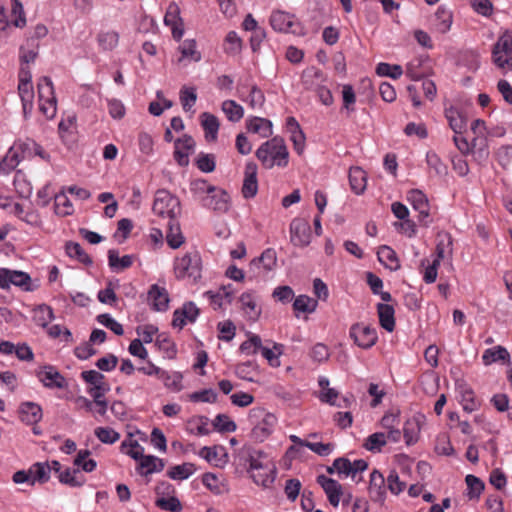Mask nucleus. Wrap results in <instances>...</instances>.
Instances as JSON below:
<instances>
[{"instance_id":"nucleus-47","label":"nucleus","mask_w":512,"mask_h":512,"mask_svg":"<svg viewBox=\"0 0 512 512\" xmlns=\"http://www.w3.org/2000/svg\"><path fill=\"white\" fill-rule=\"evenodd\" d=\"M212 425L221 433L234 432L237 428L236 423L226 414H218L212 421Z\"/></svg>"},{"instance_id":"nucleus-21","label":"nucleus","mask_w":512,"mask_h":512,"mask_svg":"<svg viewBox=\"0 0 512 512\" xmlns=\"http://www.w3.org/2000/svg\"><path fill=\"white\" fill-rule=\"evenodd\" d=\"M20 419L29 424H36L42 419V409L34 402H24L19 408Z\"/></svg>"},{"instance_id":"nucleus-18","label":"nucleus","mask_w":512,"mask_h":512,"mask_svg":"<svg viewBox=\"0 0 512 512\" xmlns=\"http://www.w3.org/2000/svg\"><path fill=\"white\" fill-rule=\"evenodd\" d=\"M179 14L178 6L170 5L164 16V23L171 28L172 35L176 40H180L184 34L183 22Z\"/></svg>"},{"instance_id":"nucleus-59","label":"nucleus","mask_w":512,"mask_h":512,"mask_svg":"<svg viewBox=\"0 0 512 512\" xmlns=\"http://www.w3.org/2000/svg\"><path fill=\"white\" fill-rule=\"evenodd\" d=\"M208 418L205 416H200L196 420H191L188 422V430L190 433L197 435H208L210 430L208 429Z\"/></svg>"},{"instance_id":"nucleus-14","label":"nucleus","mask_w":512,"mask_h":512,"mask_svg":"<svg viewBox=\"0 0 512 512\" xmlns=\"http://www.w3.org/2000/svg\"><path fill=\"white\" fill-rule=\"evenodd\" d=\"M316 481L327 495L329 503L332 506L337 507L339 505L340 498L343 495L342 485L338 481L325 475H319Z\"/></svg>"},{"instance_id":"nucleus-62","label":"nucleus","mask_w":512,"mask_h":512,"mask_svg":"<svg viewBox=\"0 0 512 512\" xmlns=\"http://www.w3.org/2000/svg\"><path fill=\"white\" fill-rule=\"evenodd\" d=\"M465 481L469 490L468 494L470 498L479 497L484 490L483 481L474 475H467Z\"/></svg>"},{"instance_id":"nucleus-10","label":"nucleus","mask_w":512,"mask_h":512,"mask_svg":"<svg viewBox=\"0 0 512 512\" xmlns=\"http://www.w3.org/2000/svg\"><path fill=\"white\" fill-rule=\"evenodd\" d=\"M494 64H509L512 61V31H505L492 51Z\"/></svg>"},{"instance_id":"nucleus-42","label":"nucleus","mask_w":512,"mask_h":512,"mask_svg":"<svg viewBox=\"0 0 512 512\" xmlns=\"http://www.w3.org/2000/svg\"><path fill=\"white\" fill-rule=\"evenodd\" d=\"M38 55V44L34 39L28 40L20 48V60L22 64H30L36 61Z\"/></svg>"},{"instance_id":"nucleus-34","label":"nucleus","mask_w":512,"mask_h":512,"mask_svg":"<svg viewBox=\"0 0 512 512\" xmlns=\"http://www.w3.org/2000/svg\"><path fill=\"white\" fill-rule=\"evenodd\" d=\"M202 126L205 131V138L208 141H215L217 139V133L219 130V121L216 116L204 112L201 115Z\"/></svg>"},{"instance_id":"nucleus-63","label":"nucleus","mask_w":512,"mask_h":512,"mask_svg":"<svg viewBox=\"0 0 512 512\" xmlns=\"http://www.w3.org/2000/svg\"><path fill=\"white\" fill-rule=\"evenodd\" d=\"M302 484L298 479H288L285 483L284 492L291 502H294L301 491Z\"/></svg>"},{"instance_id":"nucleus-15","label":"nucleus","mask_w":512,"mask_h":512,"mask_svg":"<svg viewBox=\"0 0 512 512\" xmlns=\"http://www.w3.org/2000/svg\"><path fill=\"white\" fill-rule=\"evenodd\" d=\"M326 81V75L317 66H307L301 75V83L307 90H315Z\"/></svg>"},{"instance_id":"nucleus-16","label":"nucleus","mask_w":512,"mask_h":512,"mask_svg":"<svg viewBox=\"0 0 512 512\" xmlns=\"http://www.w3.org/2000/svg\"><path fill=\"white\" fill-rule=\"evenodd\" d=\"M37 376L47 388L63 389L67 386L64 376L51 365L44 366V370L38 372Z\"/></svg>"},{"instance_id":"nucleus-8","label":"nucleus","mask_w":512,"mask_h":512,"mask_svg":"<svg viewBox=\"0 0 512 512\" xmlns=\"http://www.w3.org/2000/svg\"><path fill=\"white\" fill-rule=\"evenodd\" d=\"M349 335L354 343L363 349L371 348L376 344L378 339L377 332L374 328L364 326L360 323H355L351 326Z\"/></svg>"},{"instance_id":"nucleus-25","label":"nucleus","mask_w":512,"mask_h":512,"mask_svg":"<svg viewBox=\"0 0 512 512\" xmlns=\"http://www.w3.org/2000/svg\"><path fill=\"white\" fill-rule=\"evenodd\" d=\"M246 127L249 132L261 135L267 138L272 135V122L261 117H252L247 120Z\"/></svg>"},{"instance_id":"nucleus-43","label":"nucleus","mask_w":512,"mask_h":512,"mask_svg":"<svg viewBox=\"0 0 512 512\" xmlns=\"http://www.w3.org/2000/svg\"><path fill=\"white\" fill-rule=\"evenodd\" d=\"M318 301L307 295H299L293 303L296 312L312 313L316 310Z\"/></svg>"},{"instance_id":"nucleus-48","label":"nucleus","mask_w":512,"mask_h":512,"mask_svg":"<svg viewBox=\"0 0 512 512\" xmlns=\"http://www.w3.org/2000/svg\"><path fill=\"white\" fill-rule=\"evenodd\" d=\"M155 505L162 510L170 512H180L182 510V504L180 500L173 495L157 498Z\"/></svg>"},{"instance_id":"nucleus-61","label":"nucleus","mask_w":512,"mask_h":512,"mask_svg":"<svg viewBox=\"0 0 512 512\" xmlns=\"http://www.w3.org/2000/svg\"><path fill=\"white\" fill-rule=\"evenodd\" d=\"M97 321L113 331L116 335L121 336L124 333V329L120 323L113 319L109 314H100L97 316Z\"/></svg>"},{"instance_id":"nucleus-23","label":"nucleus","mask_w":512,"mask_h":512,"mask_svg":"<svg viewBox=\"0 0 512 512\" xmlns=\"http://www.w3.org/2000/svg\"><path fill=\"white\" fill-rule=\"evenodd\" d=\"M369 493L375 501H383L385 495V479L378 470L370 475Z\"/></svg>"},{"instance_id":"nucleus-1","label":"nucleus","mask_w":512,"mask_h":512,"mask_svg":"<svg viewBox=\"0 0 512 512\" xmlns=\"http://www.w3.org/2000/svg\"><path fill=\"white\" fill-rule=\"evenodd\" d=\"M255 154L266 169H272L274 166L286 167L288 165L289 152L284 139L281 137L276 136L264 142Z\"/></svg>"},{"instance_id":"nucleus-40","label":"nucleus","mask_w":512,"mask_h":512,"mask_svg":"<svg viewBox=\"0 0 512 512\" xmlns=\"http://www.w3.org/2000/svg\"><path fill=\"white\" fill-rule=\"evenodd\" d=\"M66 253L69 257L77 259L85 265L93 263L91 257L83 250L81 245L77 242H67L65 245Z\"/></svg>"},{"instance_id":"nucleus-38","label":"nucleus","mask_w":512,"mask_h":512,"mask_svg":"<svg viewBox=\"0 0 512 512\" xmlns=\"http://www.w3.org/2000/svg\"><path fill=\"white\" fill-rule=\"evenodd\" d=\"M181 52V60L188 62H199L201 60V53L197 50L195 40H185L179 46Z\"/></svg>"},{"instance_id":"nucleus-7","label":"nucleus","mask_w":512,"mask_h":512,"mask_svg":"<svg viewBox=\"0 0 512 512\" xmlns=\"http://www.w3.org/2000/svg\"><path fill=\"white\" fill-rule=\"evenodd\" d=\"M18 77V94L22 102L23 113L27 116L33 108L34 89L32 85V74L29 69L21 68Z\"/></svg>"},{"instance_id":"nucleus-26","label":"nucleus","mask_w":512,"mask_h":512,"mask_svg":"<svg viewBox=\"0 0 512 512\" xmlns=\"http://www.w3.org/2000/svg\"><path fill=\"white\" fill-rule=\"evenodd\" d=\"M149 298L153 301V308L156 311H166L169 306V296L165 288L158 285H152L149 292Z\"/></svg>"},{"instance_id":"nucleus-49","label":"nucleus","mask_w":512,"mask_h":512,"mask_svg":"<svg viewBox=\"0 0 512 512\" xmlns=\"http://www.w3.org/2000/svg\"><path fill=\"white\" fill-rule=\"evenodd\" d=\"M79 470L67 468L65 471L60 472L58 475L59 481L62 484L69 485L71 487H79L84 483V479L78 478Z\"/></svg>"},{"instance_id":"nucleus-50","label":"nucleus","mask_w":512,"mask_h":512,"mask_svg":"<svg viewBox=\"0 0 512 512\" xmlns=\"http://www.w3.org/2000/svg\"><path fill=\"white\" fill-rule=\"evenodd\" d=\"M277 470L274 472L265 473V470H255L251 472L253 481L264 488H270L276 478Z\"/></svg>"},{"instance_id":"nucleus-45","label":"nucleus","mask_w":512,"mask_h":512,"mask_svg":"<svg viewBox=\"0 0 512 512\" xmlns=\"http://www.w3.org/2000/svg\"><path fill=\"white\" fill-rule=\"evenodd\" d=\"M39 101L56 100L52 80L44 76L37 85Z\"/></svg>"},{"instance_id":"nucleus-33","label":"nucleus","mask_w":512,"mask_h":512,"mask_svg":"<svg viewBox=\"0 0 512 512\" xmlns=\"http://www.w3.org/2000/svg\"><path fill=\"white\" fill-rule=\"evenodd\" d=\"M452 13L444 7H439L435 13L434 27L442 34L447 33L452 25Z\"/></svg>"},{"instance_id":"nucleus-28","label":"nucleus","mask_w":512,"mask_h":512,"mask_svg":"<svg viewBox=\"0 0 512 512\" xmlns=\"http://www.w3.org/2000/svg\"><path fill=\"white\" fill-rule=\"evenodd\" d=\"M445 117L448 120L450 128L455 132V134H461L466 130V118L456 108L451 106L445 109Z\"/></svg>"},{"instance_id":"nucleus-41","label":"nucleus","mask_w":512,"mask_h":512,"mask_svg":"<svg viewBox=\"0 0 512 512\" xmlns=\"http://www.w3.org/2000/svg\"><path fill=\"white\" fill-rule=\"evenodd\" d=\"M222 110L231 122H238L243 118V107L233 100H226L222 103Z\"/></svg>"},{"instance_id":"nucleus-57","label":"nucleus","mask_w":512,"mask_h":512,"mask_svg":"<svg viewBox=\"0 0 512 512\" xmlns=\"http://www.w3.org/2000/svg\"><path fill=\"white\" fill-rule=\"evenodd\" d=\"M188 398L192 402L215 403L217 401V393L213 389H204L189 394Z\"/></svg>"},{"instance_id":"nucleus-6","label":"nucleus","mask_w":512,"mask_h":512,"mask_svg":"<svg viewBox=\"0 0 512 512\" xmlns=\"http://www.w3.org/2000/svg\"><path fill=\"white\" fill-rule=\"evenodd\" d=\"M241 455L245 462L249 463L248 471L265 470V473L276 471V465L262 450H257L251 446H244L241 449Z\"/></svg>"},{"instance_id":"nucleus-22","label":"nucleus","mask_w":512,"mask_h":512,"mask_svg":"<svg viewBox=\"0 0 512 512\" xmlns=\"http://www.w3.org/2000/svg\"><path fill=\"white\" fill-rule=\"evenodd\" d=\"M166 240L172 249H177L184 243V236L181 232L178 218L167 221Z\"/></svg>"},{"instance_id":"nucleus-13","label":"nucleus","mask_w":512,"mask_h":512,"mask_svg":"<svg viewBox=\"0 0 512 512\" xmlns=\"http://www.w3.org/2000/svg\"><path fill=\"white\" fill-rule=\"evenodd\" d=\"M258 167L255 162H247L244 170V179L242 185V195L245 199L256 196L258 192Z\"/></svg>"},{"instance_id":"nucleus-64","label":"nucleus","mask_w":512,"mask_h":512,"mask_svg":"<svg viewBox=\"0 0 512 512\" xmlns=\"http://www.w3.org/2000/svg\"><path fill=\"white\" fill-rule=\"evenodd\" d=\"M497 160L503 168H507L512 164V146L504 145L500 147L496 153Z\"/></svg>"},{"instance_id":"nucleus-58","label":"nucleus","mask_w":512,"mask_h":512,"mask_svg":"<svg viewBox=\"0 0 512 512\" xmlns=\"http://www.w3.org/2000/svg\"><path fill=\"white\" fill-rule=\"evenodd\" d=\"M261 344L260 336L253 334L240 345V351L246 355H254L261 348Z\"/></svg>"},{"instance_id":"nucleus-52","label":"nucleus","mask_w":512,"mask_h":512,"mask_svg":"<svg viewBox=\"0 0 512 512\" xmlns=\"http://www.w3.org/2000/svg\"><path fill=\"white\" fill-rule=\"evenodd\" d=\"M240 302L242 308L250 315L251 318H257L260 315V310L257 309L255 298L251 293H243L240 296Z\"/></svg>"},{"instance_id":"nucleus-37","label":"nucleus","mask_w":512,"mask_h":512,"mask_svg":"<svg viewBox=\"0 0 512 512\" xmlns=\"http://www.w3.org/2000/svg\"><path fill=\"white\" fill-rule=\"evenodd\" d=\"M482 360L485 365H490L493 362L499 360L509 362L510 355L506 348L502 346H496L494 348L485 350L482 356Z\"/></svg>"},{"instance_id":"nucleus-32","label":"nucleus","mask_w":512,"mask_h":512,"mask_svg":"<svg viewBox=\"0 0 512 512\" xmlns=\"http://www.w3.org/2000/svg\"><path fill=\"white\" fill-rule=\"evenodd\" d=\"M134 257L132 255H124L119 257V253L115 249L108 251V262L111 269L115 271H122L133 264Z\"/></svg>"},{"instance_id":"nucleus-44","label":"nucleus","mask_w":512,"mask_h":512,"mask_svg":"<svg viewBox=\"0 0 512 512\" xmlns=\"http://www.w3.org/2000/svg\"><path fill=\"white\" fill-rule=\"evenodd\" d=\"M242 40L235 31H230L223 42V49L229 55H236L241 51Z\"/></svg>"},{"instance_id":"nucleus-30","label":"nucleus","mask_w":512,"mask_h":512,"mask_svg":"<svg viewBox=\"0 0 512 512\" xmlns=\"http://www.w3.org/2000/svg\"><path fill=\"white\" fill-rule=\"evenodd\" d=\"M349 183L351 189L356 194H361L366 189L367 176L366 172L360 167H352L349 171Z\"/></svg>"},{"instance_id":"nucleus-35","label":"nucleus","mask_w":512,"mask_h":512,"mask_svg":"<svg viewBox=\"0 0 512 512\" xmlns=\"http://www.w3.org/2000/svg\"><path fill=\"white\" fill-rule=\"evenodd\" d=\"M53 319L54 313L49 305L41 304L33 310V321L42 328H46Z\"/></svg>"},{"instance_id":"nucleus-51","label":"nucleus","mask_w":512,"mask_h":512,"mask_svg":"<svg viewBox=\"0 0 512 512\" xmlns=\"http://www.w3.org/2000/svg\"><path fill=\"white\" fill-rule=\"evenodd\" d=\"M194 472V465L191 463H184L181 465L173 466L168 471V476L175 480L187 479Z\"/></svg>"},{"instance_id":"nucleus-11","label":"nucleus","mask_w":512,"mask_h":512,"mask_svg":"<svg viewBox=\"0 0 512 512\" xmlns=\"http://www.w3.org/2000/svg\"><path fill=\"white\" fill-rule=\"evenodd\" d=\"M31 278L28 273L17 270L0 269V287L9 288L10 285L21 287L24 290H30Z\"/></svg>"},{"instance_id":"nucleus-19","label":"nucleus","mask_w":512,"mask_h":512,"mask_svg":"<svg viewBox=\"0 0 512 512\" xmlns=\"http://www.w3.org/2000/svg\"><path fill=\"white\" fill-rule=\"evenodd\" d=\"M200 456L216 467H223L228 462V454L223 446L203 447Z\"/></svg>"},{"instance_id":"nucleus-54","label":"nucleus","mask_w":512,"mask_h":512,"mask_svg":"<svg viewBox=\"0 0 512 512\" xmlns=\"http://www.w3.org/2000/svg\"><path fill=\"white\" fill-rule=\"evenodd\" d=\"M119 36L115 31L100 32L98 43L105 50H111L118 44Z\"/></svg>"},{"instance_id":"nucleus-36","label":"nucleus","mask_w":512,"mask_h":512,"mask_svg":"<svg viewBox=\"0 0 512 512\" xmlns=\"http://www.w3.org/2000/svg\"><path fill=\"white\" fill-rule=\"evenodd\" d=\"M29 473L33 476L31 486L35 482L46 483L50 478V465L48 462H37L31 466Z\"/></svg>"},{"instance_id":"nucleus-2","label":"nucleus","mask_w":512,"mask_h":512,"mask_svg":"<svg viewBox=\"0 0 512 512\" xmlns=\"http://www.w3.org/2000/svg\"><path fill=\"white\" fill-rule=\"evenodd\" d=\"M153 213L163 220L178 218L181 214L179 199L166 189H159L155 193L152 206Z\"/></svg>"},{"instance_id":"nucleus-53","label":"nucleus","mask_w":512,"mask_h":512,"mask_svg":"<svg viewBox=\"0 0 512 512\" xmlns=\"http://www.w3.org/2000/svg\"><path fill=\"white\" fill-rule=\"evenodd\" d=\"M95 436L105 444H113L120 439V434L109 427H97L94 431Z\"/></svg>"},{"instance_id":"nucleus-46","label":"nucleus","mask_w":512,"mask_h":512,"mask_svg":"<svg viewBox=\"0 0 512 512\" xmlns=\"http://www.w3.org/2000/svg\"><path fill=\"white\" fill-rule=\"evenodd\" d=\"M261 263L265 272H270L276 267L277 255L272 248L266 249L260 257L254 258V264Z\"/></svg>"},{"instance_id":"nucleus-9","label":"nucleus","mask_w":512,"mask_h":512,"mask_svg":"<svg viewBox=\"0 0 512 512\" xmlns=\"http://www.w3.org/2000/svg\"><path fill=\"white\" fill-rule=\"evenodd\" d=\"M453 141L455 143V146L463 155H467L470 152H472L473 149L477 148V151L475 153L478 155L480 159L486 160L489 156L486 138L474 137L472 142L469 143L465 137L456 134L453 138Z\"/></svg>"},{"instance_id":"nucleus-12","label":"nucleus","mask_w":512,"mask_h":512,"mask_svg":"<svg viewBox=\"0 0 512 512\" xmlns=\"http://www.w3.org/2000/svg\"><path fill=\"white\" fill-rule=\"evenodd\" d=\"M291 242L295 246L305 247L311 241V228L309 223L301 218L293 219L290 224Z\"/></svg>"},{"instance_id":"nucleus-20","label":"nucleus","mask_w":512,"mask_h":512,"mask_svg":"<svg viewBox=\"0 0 512 512\" xmlns=\"http://www.w3.org/2000/svg\"><path fill=\"white\" fill-rule=\"evenodd\" d=\"M204 205L217 212H227L229 209V195L224 190H217L203 198Z\"/></svg>"},{"instance_id":"nucleus-17","label":"nucleus","mask_w":512,"mask_h":512,"mask_svg":"<svg viewBox=\"0 0 512 512\" xmlns=\"http://www.w3.org/2000/svg\"><path fill=\"white\" fill-rule=\"evenodd\" d=\"M408 200L412 207L419 212V221L427 226L428 222L425 219L429 216V203L426 195L422 191L414 189L409 191Z\"/></svg>"},{"instance_id":"nucleus-39","label":"nucleus","mask_w":512,"mask_h":512,"mask_svg":"<svg viewBox=\"0 0 512 512\" xmlns=\"http://www.w3.org/2000/svg\"><path fill=\"white\" fill-rule=\"evenodd\" d=\"M461 403L466 412H473L478 409L479 403L475 399L474 391L467 385H460Z\"/></svg>"},{"instance_id":"nucleus-29","label":"nucleus","mask_w":512,"mask_h":512,"mask_svg":"<svg viewBox=\"0 0 512 512\" xmlns=\"http://www.w3.org/2000/svg\"><path fill=\"white\" fill-rule=\"evenodd\" d=\"M378 260L392 271L400 269V262L396 252L389 246L383 245L377 252Z\"/></svg>"},{"instance_id":"nucleus-60","label":"nucleus","mask_w":512,"mask_h":512,"mask_svg":"<svg viewBox=\"0 0 512 512\" xmlns=\"http://www.w3.org/2000/svg\"><path fill=\"white\" fill-rule=\"evenodd\" d=\"M55 211L61 216H67L72 213V204L65 194L61 193L55 196Z\"/></svg>"},{"instance_id":"nucleus-27","label":"nucleus","mask_w":512,"mask_h":512,"mask_svg":"<svg viewBox=\"0 0 512 512\" xmlns=\"http://www.w3.org/2000/svg\"><path fill=\"white\" fill-rule=\"evenodd\" d=\"M377 312L381 327L388 332H392L395 328V312L393 306L386 303H379L377 305Z\"/></svg>"},{"instance_id":"nucleus-24","label":"nucleus","mask_w":512,"mask_h":512,"mask_svg":"<svg viewBox=\"0 0 512 512\" xmlns=\"http://www.w3.org/2000/svg\"><path fill=\"white\" fill-rule=\"evenodd\" d=\"M164 461L156 456L143 455L139 459V472L142 475L160 472L164 469Z\"/></svg>"},{"instance_id":"nucleus-55","label":"nucleus","mask_w":512,"mask_h":512,"mask_svg":"<svg viewBox=\"0 0 512 512\" xmlns=\"http://www.w3.org/2000/svg\"><path fill=\"white\" fill-rule=\"evenodd\" d=\"M386 435L381 432L371 434L364 444V447L371 451H380L381 448L386 444Z\"/></svg>"},{"instance_id":"nucleus-4","label":"nucleus","mask_w":512,"mask_h":512,"mask_svg":"<svg viewBox=\"0 0 512 512\" xmlns=\"http://www.w3.org/2000/svg\"><path fill=\"white\" fill-rule=\"evenodd\" d=\"M270 25L276 32L304 35L305 30L298 18L289 12L276 10L271 13Z\"/></svg>"},{"instance_id":"nucleus-3","label":"nucleus","mask_w":512,"mask_h":512,"mask_svg":"<svg viewBox=\"0 0 512 512\" xmlns=\"http://www.w3.org/2000/svg\"><path fill=\"white\" fill-rule=\"evenodd\" d=\"M249 421L254 426L251 436L256 441H264L273 431L276 417L262 408H253L249 412Z\"/></svg>"},{"instance_id":"nucleus-31","label":"nucleus","mask_w":512,"mask_h":512,"mask_svg":"<svg viewBox=\"0 0 512 512\" xmlns=\"http://www.w3.org/2000/svg\"><path fill=\"white\" fill-rule=\"evenodd\" d=\"M21 162V157L16 147H11L0 162V174H10Z\"/></svg>"},{"instance_id":"nucleus-5","label":"nucleus","mask_w":512,"mask_h":512,"mask_svg":"<svg viewBox=\"0 0 512 512\" xmlns=\"http://www.w3.org/2000/svg\"><path fill=\"white\" fill-rule=\"evenodd\" d=\"M201 268L200 255L193 252L176 259L174 271L178 279L191 278L196 281L201 277Z\"/></svg>"},{"instance_id":"nucleus-56","label":"nucleus","mask_w":512,"mask_h":512,"mask_svg":"<svg viewBox=\"0 0 512 512\" xmlns=\"http://www.w3.org/2000/svg\"><path fill=\"white\" fill-rule=\"evenodd\" d=\"M342 99H343V107L348 112H354L355 111V102H356V95L354 92V89L351 85L345 84L342 87Z\"/></svg>"}]
</instances>
